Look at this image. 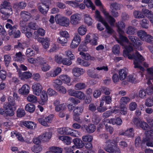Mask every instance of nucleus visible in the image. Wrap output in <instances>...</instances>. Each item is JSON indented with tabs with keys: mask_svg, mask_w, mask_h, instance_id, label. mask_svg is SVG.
Masks as SVG:
<instances>
[{
	"mask_svg": "<svg viewBox=\"0 0 153 153\" xmlns=\"http://www.w3.org/2000/svg\"><path fill=\"white\" fill-rule=\"evenodd\" d=\"M132 57L134 60V68H137L138 70L143 71L144 69L142 67V65H143L146 67L149 66L148 64L144 62L145 59L138 52H137L133 54Z\"/></svg>",
	"mask_w": 153,
	"mask_h": 153,
	"instance_id": "nucleus-1",
	"label": "nucleus"
},
{
	"mask_svg": "<svg viewBox=\"0 0 153 153\" xmlns=\"http://www.w3.org/2000/svg\"><path fill=\"white\" fill-rule=\"evenodd\" d=\"M41 2L38 4V9L42 14L45 15L48 12L50 1L49 0H41Z\"/></svg>",
	"mask_w": 153,
	"mask_h": 153,
	"instance_id": "nucleus-2",
	"label": "nucleus"
},
{
	"mask_svg": "<svg viewBox=\"0 0 153 153\" xmlns=\"http://www.w3.org/2000/svg\"><path fill=\"white\" fill-rule=\"evenodd\" d=\"M6 27L9 29L8 30V34L10 36L13 35L15 38H18L20 36L21 33L19 30H17L16 26H12L10 24L7 23L6 24Z\"/></svg>",
	"mask_w": 153,
	"mask_h": 153,
	"instance_id": "nucleus-3",
	"label": "nucleus"
},
{
	"mask_svg": "<svg viewBox=\"0 0 153 153\" xmlns=\"http://www.w3.org/2000/svg\"><path fill=\"white\" fill-rule=\"evenodd\" d=\"M60 37L57 39L58 42L63 46L65 45L68 41V39L69 37L68 32L66 31H62L59 32Z\"/></svg>",
	"mask_w": 153,
	"mask_h": 153,
	"instance_id": "nucleus-4",
	"label": "nucleus"
},
{
	"mask_svg": "<svg viewBox=\"0 0 153 153\" xmlns=\"http://www.w3.org/2000/svg\"><path fill=\"white\" fill-rule=\"evenodd\" d=\"M0 12L3 14L2 16V18L4 20L8 18L13 13L11 7H7V8H0Z\"/></svg>",
	"mask_w": 153,
	"mask_h": 153,
	"instance_id": "nucleus-5",
	"label": "nucleus"
},
{
	"mask_svg": "<svg viewBox=\"0 0 153 153\" xmlns=\"http://www.w3.org/2000/svg\"><path fill=\"white\" fill-rule=\"evenodd\" d=\"M55 19L57 23L63 26L67 27L70 24L69 19L66 17L57 16L55 17Z\"/></svg>",
	"mask_w": 153,
	"mask_h": 153,
	"instance_id": "nucleus-6",
	"label": "nucleus"
},
{
	"mask_svg": "<svg viewBox=\"0 0 153 153\" xmlns=\"http://www.w3.org/2000/svg\"><path fill=\"white\" fill-rule=\"evenodd\" d=\"M53 116L52 115L48 117H41L38 119L39 122L42 125L45 126H49V124L51 123L52 120Z\"/></svg>",
	"mask_w": 153,
	"mask_h": 153,
	"instance_id": "nucleus-7",
	"label": "nucleus"
},
{
	"mask_svg": "<svg viewBox=\"0 0 153 153\" xmlns=\"http://www.w3.org/2000/svg\"><path fill=\"white\" fill-rule=\"evenodd\" d=\"M33 94L36 96H39L42 92V86L39 83H34L32 87Z\"/></svg>",
	"mask_w": 153,
	"mask_h": 153,
	"instance_id": "nucleus-8",
	"label": "nucleus"
},
{
	"mask_svg": "<svg viewBox=\"0 0 153 153\" xmlns=\"http://www.w3.org/2000/svg\"><path fill=\"white\" fill-rule=\"evenodd\" d=\"M81 19V16L79 14H74L71 16L70 17V22L73 25L78 24Z\"/></svg>",
	"mask_w": 153,
	"mask_h": 153,
	"instance_id": "nucleus-9",
	"label": "nucleus"
},
{
	"mask_svg": "<svg viewBox=\"0 0 153 153\" xmlns=\"http://www.w3.org/2000/svg\"><path fill=\"white\" fill-rule=\"evenodd\" d=\"M102 9V11L105 16L106 19L109 22L111 26H114L116 21L115 19L112 16L110 15L109 13L105 10L103 8Z\"/></svg>",
	"mask_w": 153,
	"mask_h": 153,
	"instance_id": "nucleus-10",
	"label": "nucleus"
},
{
	"mask_svg": "<svg viewBox=\"0 0 153 153\" xmlns=\"http://www.w3.org/2000/svg\"><path fill=\"white\" fill-rule=\"evenodd\" d=\"M105 144L102 145V148L107 152L113 153L116 150L115 149V146L109 143Z\"/></svg>",
	"mask_w": 153,
	"mask_h": 153,
	"instance_id": "nucleus-11",
	"label": "nucleus"
},
{
	"mask_svg": "<svg viewBox=\"0 0 153 153\" xmlns=\"http://www.w3.org/2000/svg\"><path fill=\"white\" fill-rule=\"evenodd\" d=\"M80 42L81 39L79 35L77 34L75 35L70 45L71 47L72 48L77 47Z\"/></svg>",
	"mask_w": 153,
	"mask_h": 153,
	"instance_id": "nucleus-12",
	"label": "nucleus"
},
{
	"mask_svg": "<svg viewBox=\"0 0 153 153\" xmlns=\"http://www.w3.org/2000/svg\"><path fill=\"white\" fill-rule=\"evenodd\" d=\"M128 38L131 42L133 43L134 46H140L143 44V42L139 39L137 37L134 36H129Z\"/></svg>",
	"mask_w": 153,
	"mask_h": 153,
	"instance_id": "nucleus-13",
	"label": "nucleus"
},
{
	"mask_svg": "<svg viewBox=\"0 0 153 153\" xmlns=\"http://www.w3.org/2000/svg\"><path fill=\"white\" fill-rule=\"evenodd\" d=\"M88 75L90 77L93 78L100 79L102 76L97 73L95 69H89L87 71Z\"/></svg>",
	"mask_w": 153,
	"mask_h": 153,
	"instance_id": "nucleus-14",
	"label": "nucleus"
},
{
	"mask_svg": "<svg viewBox=\"0 0 153 153\" xmlns=\"http://www.w3.org/2000/svg\"><path fill=\"white\" fill-rule=\"evenodd\" d=\"M119 78L120 80H123L126 79L127 75V70L125 68L120 69L119 71Z\"/></svg>",
	"mask_w": 153,
	"mask_h": 153,
	"instance_id": "nucleus-15",
	"label": "nucleus"
},
{
	"mask_svg": "<svg viewBox=\"0 0 153 153\" xmlns=\"http://www.w3.org/2000/svg\"><path fill=\"white\" fill-rule=\"evenodd\" d=\"M143 143L145 144L148 146H153V137H149L148 136L143 138Z\"/></svg>",
	"mask_w": 153,
	"mask_h": 153,
	"instance_id": "nucleus-16",
	"label": "nucleus"
},
{
	"mask_svg": "<svg viewBox=\"0 0 153 153\" xmlns=\"http://www.w3.org/2000/svg\"><path fill=\"white\" fill-rule=\"evenodd\" d=\"M4 108L5 110V113L7 116H12L14 115V112L12 106L5 105L4 106Z\"/></svg>",
	"mask_w": 153,
	"mask_h": 153,
	"instance_id": "nucleus-17",
	"label": "nucleus"
},
{
	"mask_svg": "<svg viewBox=\"0 0 153 153\" xmlns=\"http://www.w3.org/2000/svg\"><path fill=\"white\" fill-rule=\"evenodd\" d=\"M20 16L23 20L27 21L31 18L32 16L30 13L25 11H22L21 12Z\"/></svg>",
	"mask_w": 153,
	"mask_h": 153,
	"instance_id": "nucleus-18",
	"label": "nucleus"
},
{
	"mask_svg": "<svg viewBox=\"0 0 153 153\" xmlns=\"http://www.w3.org/2000/svg\"><path fill=\"white\" fill-rule=\"evenodd\" d=\"M72 71L74 75L76 76H79L85 73V71L83 69L77 67L74 68Z\"/></svg>",
	"mask_w": 153,
	"mask_h": 153,
	"instance_id": "nucleus-19",
	"label": "nucleus"
},
{
	"mask_svg": "<svg viewBox=\"0 0 153 153\" xmlns=\"http://www.w3.org/2000/svg\"><path fill=\"white\" fill-rule=\"evenodd\" d=\"M30 88L28 85H23L22 88L19 89V93L23 95L27 94L29 92Z\"/></svg>",
	"mask_w": 153,
	"mask_h": 153,
	"instance_id": "nucleus-20",
	"label": "nucleus"
},
{
	"mask_svg": "<svg viewBox=\"0 0 153 153\" xmlns=\"http://www.w3.org/2000/svg\"><path fill=\"white\" fill-rule=\"evenodd\" d=\"M83 126L85 128L86 131L88 133H93L96 129L95 126L92 124H89L88 126L84 125Z\"/></svg>",
	"mask_w": 153,
	"mask_h": 153,
	"instance_id": "nucleus-21",
	"label": "nucleus"
},
{
	"mask_svg": "<svg viewBox=\"0 0 153 153\" xmlns=\"http://www.w3.org/2000/svg\"><path fill=\"white\" fill-rule=\"evenodd\" d=\"M117 25L118 28V31L119 33L120 34H123L124 31L123 29H124L125 27L124 23L122 21L119 22Z\"/></svg>",
	"mask_w": 153,
	"mask_h": 153,
	"instance_id": "nucleus-22",
	"label": "nucleus"
},
{
	"mask_svg": "<svg viewBox=\"0 0 153 153\" xmlns=\"http://www.w3.org/2000/svg\"><path fill=\"white\" fill-rule=\"evenodd\" d=\"M74 145L77 148H82L83 147L84 144L82 141L78 138H75L73 140Z\"/></svg>",
	"mask_w": 153,
	"mask_h": 153,
	"instance_id": "nucleus-23",
	"label": "nucleus"
},
{
	"mask_svg": "<svg viewBox=\"0 0 153 153\" xmlns=\"http://www.w3.org/2000/svg\"><path fill=\"white\" fill-rule=\"evenodd\" d=\"M35 106L32 104L30 103L27 104L25 106V110L30 113L33 112L35 110Z\"/></svg>",
	"mask_w": 153,
	"mask_h": 153,
	"instance_id": "nucleus-24",
	"label": "nucleus"
},
{
	"mask_svg": "<svg viewBox=\"0 0 153 153\" xmlns=\"http://www.w3.org/2000/svg\"><path fill=\"white\" fill-rule=\"evenodd\" d=\"M59 138L67 145L70 144L71 142V137L68 136H60Z\"/></svg>",
	"mask_w": 153,
	"mask_h": 153,
	"instance_id": "nucleus-25",
	"label": "nucleus"
},
{
	"mask_svg": "<svg viewBox=\"0 0 153 153\" xmlns=\"http://www.w3.org/2000/svg\"><path fill=\"white\" fill-rule=\"evenodd\" d=\"M52 134L51 133L46 132L45 134L39 136V138L43 140L47 141L50 139L51 137Z\"/></svg>",
	"mask_w": 153,
	"mask_h": 153,
	"instance_id": "nucleus-26",
	"label": "nucleus"
},
{
	"mask_svg": "<svg viewBox=\"0 0 153 153\" xmlns=\"http://www.w3.org/2000/svg\"><path fill=\"white\" fill-rule=\"evenodd\" d=\"M24 56L21 52L16 53L15 56V60L21 62H23L25 60Z\"/></svg>",
	"mask_w": 153,
	"mask_h": 153,
	"instance_id": "nucleus-27",
	"label": "nucleus"
},
{
	"mask_svg": "<svg viewBox=\"0 0 153 153\" xmlns=\"http://www.w3.org/2000/svg\"><path fill=\"white\" fill-rule=\"evenodd\" d=\"M23 125L27 128L30 129H33L35 127V125L32 121H25L23 122Z\"/></svg>",
	"mask_w": 153,
	"mask_h": 153,
	"instance_id": "nucleus-28",
	"label": "nucleus"
},
{
	"mask_svg": "<svg viewBox=\"0 0 153 153\" xmlns=\"http://www.w3.org/2000/svg\"><path fill=\"white\" fill-rule=\"evenodd\" d=\"M110 7L111 9L119 10L121 9V5L117 2L112 3L110 4Z\"/></svg>",
	"mask_w": 153,
	"mask_h": 153,
	"instance_id": "nucleus-29",
	"label": "nucleus"
},
{
	"mask_svg": "<svg viewBox=\"0 0 153 153\" xmlns=\"http://www.w3.org/2000/svg\"><path fill=\"white\" fill-rule=\"evenodd\" d=\"M32 76V74L29 72H25L22 74L19 75V77L21 79H27L30 78Z\"/></svg>",
	"mask_w": 153,
	"mask_h": 153,
	"instance_id": "nucleus-30",
	"label": "nucleus"
},
{
	"mask_svg": "<svg viewBox=\"0 0 153 153\" xmlns=\"http://www.w3.org/2000/svg\"><path fill=\"white\" fill-rule=\"evenodd\" d=\"M94 17L97 20L100 22L102 24L106 21L101 16L100 12L98 10L96 11Z\"/></svg>",
	"mask_w": 153,
	"mask_h": 153,
	"instance_id": "nucleus-31",
	"label": "nucleus"
},
{
	"mask_svg": "<svg viewBox=\"0 0 153 153\" xmlns=\"http://www.w3.org/2000/svg\"><path fill=\"white\" fill-rule=\"evenodd\" d=\"M85 22L88 25H91L92 24V20L90 16L87 14H85L84 16Z\"/></svg>",
	"mask_w": 153,
	"mask_h": 153,
	"instance_id": "nucleus-32",
	"label": "nucleus"
},
{
	"mask_svg": "<svg viewBox=\"0 0 153 153\" xmlns=\"http://www.w3.org/2000/svg\"><path fill=\"white\" fill-rule=\"evenodd\" d=\"M83 108L81 106L75 107L74 111V114L75 115H80L82 112Z\"/></svg>",
	"mask_w": 153,
	"mask_h": 153,
	"instance_id": "nucleus-33",
	"label": "nucleus"
},
{
	"mask_svg": "<svg viewBox=\"0 0 153 153\" xmlns=\"http://www.w3.org/2000/svg\"><path fill=\"white\" fill-rule=\"evenodd\" d=\"M93 138L92 136L89 134H86L82 137V140L84 142H91L93 140Z\"/></svg>",
	"mask_w": 153,
	"mask_h": 153,
	"instance_id": "nucleus-34",
	"label": "nucleus"
},
{
	"mask_svg": "<svg viewBox=\"0 0 153 153\" xmlns=\"http://www.w3.org/2000/svg\"><path fill=\"white\" fill-rule=\"evenodd\" d=\"M59 78L61 81L64 82L69 83L70 81V78L68 76L65 75H62L59 76Z\"/></svg>",
	"mask_w": 153,
	"mask_h": 153,
	"instance_id": "nucleus-35",
	"label": "nucleus"
},
{
	"mask_svg": "<svg viewBox=\"0 0 153 153\" xmlns=\"http://www.w3.org/2000/svg\"><path fill=\"white\" fill-rule=\"evenodd\" d=\"M27 100L29 102L36 103L37 101V97L35 96L30 94L27 97Z\"/></svg>",
	"mask_w": 153,
	"mask_h": 153,
	"instance_id": "nucleus-36",
	"label": "nucleus"
},
{
	"mask_svg": "<svg viewBox=\"0 0 153 153\" xmlns=\"http://www.w3.org/2000/svg\"><path fill=\"white\" fill-rule=\"evenodd\" d=\"M123 34H120V40H118L117 41L118 42L122 45H123V42H126L128 43V38L122 35Z\"/></svg>",
	"mask_w": 153,
	"mask_h": 153,
	"instance_id": "nucleus-37",
	"label": "nucleus"
},
{
	"mask_svg": "<svg viewBox=\"0 0 153 153\" xmlns=\"http://www.w3.org/2000/svg\"><path fill=\"white\" fill-rule=\"evenodd\" d=\"M78 32L79 34L81 35H83L85 34L87 31L86 27L84 25L80 26L78 29Z\"/></svg>",
	"mask_w": 153,
	"mask_h": 153,
	"instance_id": "nucleus-38",
	"label": "nucleus"
},
{
	"mask_svg": "<svg viewBox=\"0 0 153 153\" xmlns=\"http://www.w3.org/2000/svg\"><path fill=\"white\" fill-rule=\"evenodd\" d=\"M105 27L106 31L108 34H111L113 32V29L108 25L107 23L105 21L102 24Z\"/></svg>",
	"mask_w": 153,
	"mask_h": 153,
	"instance_id": "nucleus-39",
	"label": "nucleus"
},
{
	"mask_svg": "<svg viewBox=\"0 0 153 153\" xmlns=\"http://www.w3.org/2000/svg\"><path fill=\"white\" fill-rule=\"evenodd\" d=\"M138 36L143 40H145L146 36H147L146 33L143 30H140L137 33Z\"/></svg>",
	"mask_w": 153,
	"mask_h": 153,
	"instance_id": "nucleus-40",
	"label": "nucleus"
},
{
	"mask_svg": "<svg viewBox=\"0 0 153 153\" xmlns=\"http://www.w3.org/2000/svg\"><path fill=\"white\" fill-rule=\"evenodd\" d=\"M53 86L56 89L61 86L62 83L61 80L56 79L53 81Z\"/></svg>",
	"mask_w": 153,
	"mask_h": 153,
	"instance_id": "nucleus-41",
	"label": "nucleus"
},
{
	"mask_svg": "<svg viewBox=\"0 0 153 153\" xmlns=\"http://www.w3.org/2000/svg\"><path fill=\"white\" fill-rule=\"evenodd\" d=\"M119 141V138L118 137H116L112 140H107L105 142V143H109L110 144H113L115 145H117Z\"/></svg>",
	"mask_w": 153,
	"mask_h": 153,
	"instance_id": "nucleus-42",
	"label": "nucleus"
},
{
	"mask_svg": "<svg viewBox=\"0 0 153 153\" xmlns=\"http://www.w3.org/2000/svg\"><path fill=\"white\" fill-rule=\"evenodd\" d=\"M84 3L87 7H91L92 10H95V6L90 0H84Z\"/></svg>",
	"mask_w": 153,
	"mask_h": 153,
	"instance_id": "nucleus-43",
	"label": "nucleus"
},
{
	"mask_svg": "<svg viewBox=\"0 0 153 153\" xmlns=\"http://www.w3.org/2000/svg\"><path fill=\"white\" fill-rule=\"evenodd\" d=\"M130 99L129 97H122L120 100V104L121 105H125L126 104L130 101Z\"/></svg>",
	"mask_w": 153,
	"mask_h": 153,
	"instance_id": "nucleus-44",
	"label": "nucleus"
},
{
	"mask_svg": "<svg viewBox=\"0 0 153 153\" xmlns=\"http://www.w3.org/2000/svg\"><path fill=\"white\" fill-rule=\"evenodd\" d=\"M79 54L81 56L82 58L84 59L88 60L90 59V55L88 53L81 51L80 52Z\"/></svg>",
	"mask_w": 153,
	"mask_h": 153,
	"instance_id": "nucleus-45",
	"label": "nucleus"
},
{
	"mask_svg": "<svg viewBox=\"0 0 153 153\" xmlns=\"http://www.w3.org/2000/svg\"><path fill=\"white\" fill-rule=\"evenodd\" d=\"M101 91L105 95H109L112 91L111 90L105 87H102L100 88Z\"/></svg>",
	"mask_w": 153,
	"mask_h": 153,
	"instance_id": "nucleus-46",
	"label": "nucleus"
},
{
	"mask_svg": "<svg viewBox=\"0 0 153 153\" xmlns=\"http://www.w3.org/2000/svg\"><path fill=\"white\" fill-rule=\"evenodd\" d=\"M145 105L148 107H150L153 105V98L152 97L146 99L145 103Z\"/></svg>",
	"mask_w": 153,
	"mask_h": 153,
	"instance_id": "nucleus-47",
	"label": "nucleus"
},
{
	"mask_svg": "<svg viewBox=\"0 0 153 153\" xmlns=\"http://www.w3.org/2000/svg\"><path fill=\"white\" fill-rule=\"evenodd\" d=\"M32 151L35 153H39L42 150V148L38 145H35L32 148Z\"/></svg>",
	"mask_w": 153,
	"mask_h": 153,
	"instance_id": "nucleus-48",
	"label": "nucleus"
},
{
	"mask_svg": "<svg viewBox=\"0 0 153 153\" xmlns=\"http://www.w3.org/2000/svg\"><path fill=\"white\" fill-rule=\"evenodd\" d=\"M41 98L43 103L45 102L48 100V97L46 91L43 90L42 92Z\"/></svg>",
	"mask_w": 153,
	"mask_h": 153,
	"instance_id": "nucleus-49",
	"label": "nucleus"
},
{
	"mask_svg": "<svg viewBox=\"0 0 153 153\" xmlns=\"http://www.w3.org/2000/svg\"><path fill=\"white\" fill-rule=\"evenodd\" d=\"M142 120L139 118H134L132 120V123H133L134 126L138 127L141 122Z\"/></svg>",
	"mask_w": 153,
	"mask_h": 153,
	"instance_id": "nucleus-50",
	"label": "nucleus"
},
{
	"mask_svg": "<svg viewBox=\"0 0 153 153\" xmlns=\"http://www.w3.org/2000/svg\"><path fill=\"white\" fill-rule=\"evenodd\" d=\"M86 85L84 83H79L76 84L75 85V89L77 90H80L85 88Z\"/></svg>",
	"mask_w": 153,
	"mask_h": 153,
	"instance_id": "nucleus-51",
	"label": "nucleus"
},
{
	"mask_svg": "<svg viewBox=\"0 0 153 153\" xmlns=\"http://www.w3.org/2000/svg\"><path fill=\"white\" fill-rule=\"evenodd\" d=\"M134 16L137 18L141 19L144 17V15L142 12L139 11H135L133 13Z\"/></svg>",
	"mask_w": 153,
	"mask_h": 153,
	"instance_id": "nucleus-52",
	"label": "nucleus"
},
{
	"mask_svg": "<svg viewBox=\"0 0 153 153\" xmlns=\"http://www.w3.org/2000/svg\"><path fill=\"white\" fill-rule=\"evenodd\" d=\"M102 101H105L107 104H109L112 101L111 97L109 96H104L102 98Z\"/></svg>",
	"mask_w": 153,
	"mask_h": 153,
	"instance_id": "nucleus-53",
	"label": "nucleus"
},
{
	"mask_svg": "<svg viewBox=\"0 0 153 153\" xmlns=\"http://www.w3.org/2000/svg\"><path fill=\"white\" fill-rule=\"evenodd\" d=\"M75 97L79 99H84L85 98V95L82 92L79 91H77Z\"/></svg>",
	"mask_w": 153,
	"mask_h": 153,
	"instance_id": "nucleus-54",
	"label": "nucleus"
},
{
	"mask_svg": "<svg viewBox=\"0 0 153 153\" xmlns=\"http://www.w3.org/2000/svg\"><path fill=\"white\" fill-rule=\"evenodd\" d=\"M111 120L112 124L114 125L116 124L117 125H120L122 123V120L119 117L111 119Z\"/></svg>",
	"mask_w": 153,
	"mask_h": 153,
	"instance_id": "nucleus-55",
	"label": "nucleus"
},
{
	"mask_svg": "<svg viewBox=\"0 0 153 153\" xmlns=\"http://www.w3.org/2000/svg\"><path fill=\"white\" fill-rule=\"evenodd\" d=\"M4 57L5 65L6 67H8L11 61V58L10 56L7 55H4Z\"/></svg>",
	"mask_w": 153,
	"mask_h": 153,
	"instance_id": "nucleus-56",
	"label": "nucleus"
},
{
	"mask_svg": "<svg viewBox=\"0 0 153 153\" xmlns=\"http://www.w3.org/2000/svg\"><path fill=\"white\" fill-rule=\"evenodd\" d=\"M149 21L146 19H143L142 20L140 23L141 26L144 28L147 29L148 27Z\"/></svg>",
	"mask_w": 153,
	"mask_h": 153,
	"instance_id": "nucleus-57",
	"label": "nucleus"
},
{
	"mask_svg": "<svg viewBox=\"0 0 153 153\" xmlns=\"http://www.w3.org/2000/svg\"><path fill=\"white\" fill-rule=\"evenodd\" d=\"M120 47L119 45H114L112 48V51L115 54H118L120 53Z\"/></svg>",
	"mask_w": 153,
	"mask_h": 153,
	"instance_id": "nucleus-58",
	"label": "nucleus"
},
{
	"mask_svg": "<svg viewBox=\"0 0 153 153\" xmlns=\"http://www.w3.org/2000/svg\"><path fill=\"white\" fill-rule=\"evenodd\" d=\"M35 54V52L31 48H27L26 51V55L27 57L33 56Z\"/></svg>",
	"mask_w": 153,
	"mask_h": 153,
	"instance_id": "nucleus-59",
	"label": "nucleus"
},
{
	"mask_svg": "<svg viewBox=\"0 0 153 153\" xmlns=\"http://www.w3.org/2000/svg\"><path fill=\"white\" fill-rule=\"evenodd\" d=\"M65 108V105L63 103L58 105H56L55 107V110L56 111L58 112L60 111H63L64 110Z\"/></svg>",
	"mask_w": 153,
	"mask_h": 153,
	"instance_id": "nucleus-60",
	"label": "nucleus"
},
{
	"mask_svg": "<svg viewBox=\"0 0 153 153\" xmlns=\"http://www.w3.org/2000/svg\"><path fill=\"white\" fill-rule=\"evenodd\" d=\"M51 148L55 153H62L63 150L62 148L57 147L53 146Z\"/></svg>",
	"mask_w": 153,
	"mask_h": 153,
	"instance_id": "nucleus-61",
	"label": "nucleus"
},
{
	"mask_svg": "<svg viewBox=\"0 0 153 153\" xmlns=\"http://www.w3.org/2000/svg\"><path fill=\"white\" fill-rule=\"evenodd\" d=\"M148 127V125L146 122L142 121L140 126L138 128H140L143 130H146Z\"/></svg>",
	"mask_w": 153,
	"mask_h": 153,
	"instance_id": "nucleus-62",
	"label": "nucleus"
},
{
	"mask_svg": "<svg viewBox=\"0 0 153 153\" xmlns=\"http://www.w3.org/2000/svg\"><path fill=\"white\" fill-rule=\"evenodd\" d=\"M25 114V112L24 110L19 109L17 111V115L18 117H23Z\"/></svg>",
	"mask_w": 153,
	"mask_h": 153,
	"instance_id": "nucleus-63",
	"label": "nucleus"
},
{
	"mask_svg": "<svg viewBox=\"0 0 153 153\" xmlns=\"http://www.w3.org/2000/svg\"><path fill=\"white\" fill-rule=\"evenodd\" d=\"M145 40L148 43L153 44V37L150 35H147Z\"/></svg>",
	"mask_w": 153,
	"mask_h": 153,
	"instance_id": "nucleus-64",
	"label": "nucleus"
}]
</instances>
